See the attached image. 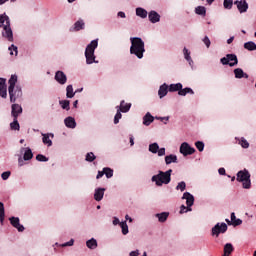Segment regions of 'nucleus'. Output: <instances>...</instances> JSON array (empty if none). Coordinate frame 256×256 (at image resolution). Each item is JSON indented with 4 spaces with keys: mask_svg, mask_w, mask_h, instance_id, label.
<instances>
[{
    "mask_svg": "<svg viewBox=\"0 0 256 256\" xmlns=\"http://www.w3.org/2000/svg\"><path fill=\"white\" fill-rule=\"evenodd\" d=\"M11 113L12 117H14V119H17V117H19V115L23 113V108L19 104H13Z\"/></svg>",
    "mask_w": 256,
    "mask_h": 256,
    "instance_id": "obj_15",
    "label": "nucleus"
},
{
    "mask_svg": "<svg viewBox=\"0 0 256 256\" xmlns=\"http://www.w3.org/2000/svg\"><path fill=\"white\" fill-rule=\"evenodd\" d=\"M120 227L122 229V235H128V233H129V226L127 225V221H122L120 223Z\"/></svg>",
    "mask_w": 256,
    "mask_h": 256,
    "instance_id": "obj_37",
    "label": "nucleus"
},
{
    "mask_svg": "<svg viewBox=\"0 0 256 256\" xmlns=\"http://www.w3.org/2000/svg\"><path fill=\"white\" fill-rule=\"evenodd\" d=\"M9 51H10V55H13V51L15 52V55H17V46H15V45H11L10 47H9Z\"/></svg>",
    "mask_w": 256,
    "mask_h": 256,
    "instance_id": "obj_53",
    "label": "nucleus"
},
{
    "mask_svg": "<svg viewBox=\"0 0 256 256\" xmlns=\"http://www.w3.org/2000/svg\"><path fill=\"white\" fill-rule=\"evenodd\" d=\"M149 151L150 153H157V151H159V144H157V142L150 144Z\"/></svg>",
    "mask_w": 256,
    "mask_h": 256,
    "instance_id": "obj_39",
    "label": "nucleus"
},
{
    "mask_svg": "<svg viewBox=\"0 0 256 256\" xmlns=\"http://www.w3.org/2000/svg\"><path fill=\"white\" fill-rule=\"evenodd\" d=\"M234 75H235L236 79H243V77L245 79H249V75H247L245 72H243V69H241V68H236L234 70Z\"/></svg>",
    "mask_w": 256,
    "mask_h": 256,
    "instance_id": "obj_22",
    "label": "nucleus"
},
{
    "mask_svg": "<svg viewBox=\"0 0 256 256\" xmlns=\"http://www.w3.org/2000/svg\"><path fill=\"white\" fill-rule=\"evenodd\" d=\"M36 161H40V162L45 163V162L49 161V158H46L45 155H43V154H38L36 156Z\"/></svg>",
    "mask_w": 256,
    "mask_h": 256,
    "instance_id": "obj_46",
    "label": "nucleus"
},
{
    "mask_svg": "<svg viewBox=\"0 0 256 256\" xmlns=\"http://www.w3.org/2000/svg\"><path fill=\"white\" fill-rule=\"evenodd\" d=\"M125 219H126V221H129V223H133V218L130 217L129 215H126Z\"/></svg>",
    "mask_w": 256,
    "mask_h": 256,
    "instance_id": "obj_59",
    "label": "nucleus"
},
{
    "mask_svg": "<svg viewBox=\"0 0 256 256\" xmlns=\"http://www.w3.org/2000/svg\"><path fill=\"white\" fill-rule=\"evenodd\" d=\"M118 17H121L122 19H125V12H118Z\"/></svg>",
    "mask_w": 256,
    "mask_h": 256,
    "instance_id": "obj_61",
    "label": "nucleus"
},
{
    "mask_svg": "<svg viewBox=\"0 0 256 256\" xmlns=\"http://www.w3.org/2000/svg\"><path fill=\"white\" fill-rule=\"evenodd\" d=\"M203 43H204V45H206L207 49H209V47H211V40L209 39L208 36L204 37Z\"/></svg>",
    "mask_w": 256,
    "mask_h": 256,
    "instance_id": "obj_51",
    "label": "nucleus"
},
{
    "mask_svg": "<svg viewBox=\"0 0 256 256\" xmlns=\"http://www.w3.org/2000/svg\"><path fill=\"white\" fill-rule=\"evenodd\" d=\"M230 253H233V244L227 243L224 246V256H229Z\"/></svg>",
    "mask_w": 256,
    "mask_h": 256,
    "instance_id": "obj_36",
    "label": "nucleus"
},
{
    "mask_svg": "<svg viewBox=\"0 0 256 256\" xmlns=\"http://www.w3.org/2000/svg\"><path fill=\"white\" fill-rule=\"evenodd\" d=\"M231 222L234 227H237V225H241L243 223L242 219H239L235 216L234 212L231 213Z\"/></svg>",
    "mask_w": 256,
    "mask_h": 256,
    "instance_id": "obj_27",
    "label": "nucleus"
},
{
    "mask_svg": "<svg viewBox=\"0 0 256 256\" xmlns=\"http://www.w3.org/2000/svg\"><path fill=\"white\" fill-rule=\"evenodd\" d=\"M20 151L24 153V161H31V159H33V151H31V148H21Z\"/></svg>",
    "mask_w": 256,
    "mask_h": 256,
    "instance_id": "obj_16",
    "label": "nucleus"
},
{
    "mask_svg": "<svg viewBox=\"0 0 256 256\" xmlns=\"http://www.w3.org/2000/svg\"><path fill=\"white\" fill-rule=\"evenodd\" d=\"M183 89V84L182 83H177V84H171L169 86V91L171 93L175 92V91H181Z\"/></svg>",
    "mask_w": 256,
    "mask_h": 256,
    "instance_id": "obj_28",
    "label": "nucleus"
},
{
    "mask_svg": "<svg viewBox=\"0 0 256 256\" xmlns=\"http://www.w3.org/2000/svg\"><path fill=\"white\" fill-rule=\"evenodd\" d=\"M129 109H131V104H125V101H122L120 103V107L118 110L121 111L122 113H127Z\"/></svg>",
    "mask_w": 256,
    "mask_h": 256,
    "instance_id": "obj_31",
    "label": "nucleus"
},
{
    "mask_svg": "<svg viewBox=\"0 0 256 256\" xmlns=\"http://www.w3.org/2000/svg\"><path fill=\"white\" fill-rule=\"evenodd\" d=\"M237 181L242 183L243 189H251V174L247 170H241L237 173Z\"/></svg>",
    "mask_w": 256,
    "mask_h": 256,
    "instance_id": "obj_6",
    "label": "nucleus"
},
{
    "mask_svg": "<svg viewBox=\"0 0 256 256\" xmlns=\"http://www.w3.org/2000/svg\"><path fill=\"white\" fill-rule=\"evenodd\" d=\"M66 97L68 99H73L75 97V92H73V85H68L66 88Z\"/></svg>",
    "mask_w": 256,
    "mask_h": 256,
    "instance_id": "obj_32",
    "label": "nucleus"
},
{
    "mask_svg": "<svg viewBox=\"0 0 256 256\" xmlns=\"http://www.w3.org/2000/svg\"><path fill=\"white\" fill-rule=\"evenodd\" d=\"M187 187V184L185 182H179L178 185L176 186L177 191H185Z\"/></svg>",
    "mask_w": 256,
    "mask_h": 256,
    "instance_id": "obj_44",
    "label": "nucleus"
},
{
    "mask_svg": "<svg viewBox=\"0 0 256 256\" xmlns=\"http://www.w3.org/2000/svg\"><path fill=\"white\" fill-rule=\"evenodd\" d=\"M99 42L98 40H92L91 43H89L85 50V57H86V63L87 65H92V63L95 62V48L98 47Z\"/></svg>",
    "mask_w": 256,
    "mask_h": 256,
    "instance_id": "obj_5",
    "label": "nucleus"
},
{
    "mask_svg": "<svg viewBox=\"0 0 256 256\" xmlns=\"http://www.w3.org/2000/svg\"><path fill=\"white\" fill-rule=\"evenodd\" d=\"M122 115H121V110H118L115 117H114V123L115 125H117V123H119V119H121Z\"/></svg>",
    "mask_w": 256,
    "mask_h": 256,
    "instance_id": "obj_50",
    "label": "nucleus"
},
{
    "mask_svg": "<svg viewBox=\"0 0 256 256\" xmlns=\"http://www.w3.org/2000/svg\"><path fill=\"white\" fill-rule=\"evenodd\" d=\"M165 163L166 165H171V163H177V155L170 154L165 157Z\"/></svg>",
    "mask_w": 256,
    "mask_h": 256,
    "instance_id": "obj_26",
    "label": "nucleus"
},
{
    "mask_svg": "<svg viewBox=\"0 0 256 256\" xmlns=\"http://www.w3.org/2000/svg\"><path fill=\"white\" fill-rule=\"evenodd\" d=\"M55 80L60 85H65L67 83V75L63 71H57L55 74Z\"/></svg>",
    "mask_w": 256,
    "mask_h": 256,
    "instance_id": "obj_12",
    "label": "nucleus"
},
{
    "mask_svg": "<svg viewBox=\"0 0 256 256\" xmlns=\"http://www.w3.org/2000/svg\"><path fill=\"white\" fill-rule=\"evenodd\" d=\"M60 105L62 109H66V111H69V100L60 101Z\"/></svg>",
    "mask_w": 256,
    "mask_h": 256,
    "instance_id": "obj_45",
    "label": "nucleus"
},
{
    "mask_svg": "<svg viewBox=\"0 0 256 256\" xmlns=\"http://www.w3.org/2000/svg\"><path fill=\"white\" fill-rule=\"evenodd\" d=\"M195 13L196 15H202L203 17H205V15H207V9L205 8V6H197L195 8Z\"/></svg>",
    "mask_w": 256,
    "mask_h": 256,
    "instance_id": "obj_29",
    "label": "nucleus"
},
{
    "mask_svg": "<svg viewBox=\"0 0 256 256\" xmlns=\"http://www.w3.org/2000/svg\"><path fill=\"white\" fill-rule=\"evenodd\" d=\"M244 49H247V51H256V44L253 41L246 42L244 44Z\"/></svg>",
    "mask_w": 256,
    "mask_h": 256,
    "instance_id": "obj_30",
    "label": "nucleus"
},
{
    "mask_svg": "<svg viewBox=\"0 0 256 256\" xmlns=\"http://www.w3.org/2000/svg\"><path fill=\"white\" fill-rule=\"evenodd\" d=\"M180 153L184 157H187V155H193V153H195V148L191 147V145H189V143L183 142L180 145Z\"/></svg>",
    "mask_w": 256,
    "mask_h": 256,
    "instance_id": "obj_10",
    "label": "nucleus"
},
{
    "mask_svg": "<svg viewBox=\"0 0 256 256\" xmlns=\"http://www.w3.org/2000/svg\"><path fill=\"white\" fill-rule=\"evenodd\" d=\"M235 37H230L228 40H227V43L228 45H231L232 41H234Z\"/></svg>",
    "mask_w": 256,
    "mask_h": 256,
    "instance_id": "obj_62",
    "label": "nucleus"
},
{
    "mask_svg": "<svg viewBox=\"0 0 256 256\" xmlns=\"http://www.w3.org/2000/svg\"><path fill=\"white\" fill-rule=\"evenodd\" d=\"M171 173L172 169H169L166 172L159 171L158 174L152 176L151 181L155 183L157 187H163V185H169L171 183Z\"/></svg>",
    "mask_w": 256,
    "mask_h": 256,
    "instance_id": "obj_4",
    "label": "nucleus"
},
{
    "mask_svg": "<svg viewBox=\"0 0 256 256\" xmlns=\"http://www.w3.org/2000/svg\"><path fill=\"white\" fill-rule=\"evenodd\" d=\"M196 148L198 149V151H203V149H205V143L201 142V141H197L195 143Z\"/></svg>",
    "mask_w": 256,
    "mask_h": 256,
    "instance_id": "obj_47",
    "label": "nucleus"
},
{
    "mask_svg": "<svg viewBox=\"0 0 256 256\" xmlns=\"http://www.w3.org/2000/svg\"><path fill=\"white\" fill-rule=\"evenodd\" d=\"M168 89H169V86H167V84H163L160 86L159 91H158V95H159L160 99H163V97H165L167 95Z\"/></svg>",
    "mask_w": 256,
    "mask_h": 256,
    "instance_id": "obj_25",
    "label": "nucleus"
},
{
    "mask_svg": "<svg viewBox=\"0 0 256 256\" xmlns=\"http://www.w3.org/2000/svg\"><path fill=\"white\" fill-rule=\"evenodd\" d=\"M227 231V225L225 223H217L212 228V236L213 237H219L221 233H225Z\"/></svg>",
    "mask_w": 256,
    "mask_h": 256,
    "instance_id": "obj_9",
    "label": "nucleus"
},
{
    "mask_svg": "<svg viewBox=\"0 0 256 256\" xmlns=\"http://www.w3.org/2000/svg\"><path fill=\"white\" fill-rule=\"evenodd\" d=\"M184 58L188 61L189 65H193V59H191V52L187 48L183 49Z\"/></svg>",
    "mask_w": 256,
    "mask_h": 256,
    "instance_id": "obj_33",
    "label": "nucleus"
},
{
    "mask_svg": "<svg viewBox=\"0 0 256 256\" xmlns=\"http://www.w3.org/2000/svg\"><path fill=\"white\" fill-rule=\"evenodd\" d=\"M129 256H139V250H135L129 253Z\"/></svg>",
    "mask_w": 256,
    "mask_h": 256,
    "instance_id": "obj_58",
    "label": "nucleus"
},
{
    "mask_svg": "<svg viewBox=\"0 0 256 256\" xmlns=\"http://www.w3.org/2000/svg\"><path fill=\"white\" fill-rule=\"evenodd\" d=\"M234 5H236L239 13H247V10L249 9V4L247 3V0H236L234 2Z\"/></svg>",
    "mask_w": 256,
    "mask_h": 256,
    "instance_id": "obj_11",
    "label": "nucleus"
},
{
    "mask_svg": "<svg viewBox=\"0 0 256 256\" xmlns=\"http://www.w3.org/2000/svg\"><path fill=\"white\" fill-rule=\"evenodd\" d=\"M10 127L12 131H19V121H17V118H14V121L10 123Z\"/></svg>",
    "mask_w": 256,
    "mask_h": 256,
    "instance_id": "obj_40",
    "label": "nucleus"
},
{
    "mask_svg": "<svg viewBox=\"0 0 256 256\" xmlns=\"http://www.w3.org/2000/svg\"><path fill=\"white\" fill-rule=\"evenodd\" d=\"M219 175H225V168H219Z\"/></svg>",
    "mask_w": 256,
    "mask_h": 256,
    "instance_id": "obj_60",
    "label": "nucleus"
},
{
    "mask_svg": "<svg viewBox=\"0 0 256 256\" xmlns=\"http://www.w3.org/2000/svg\"><path fill=\"white\" fill-rule=\"evenodd\" d=\"M155 121V118L151 115V113H146V115L143 117V125L146 127H149Z\"/></svg>",
    "mask_w": 256,
    "mask_h": 256,
    "instance_id": "obj_21",
    "label": "nucleus"
},
{
    "mask_svg": "<svg viewBox=\"0 0 256 256\" xmlns=\"http://www.w3.org/2000/svg\"><path fill=\"white\" fill-rule=\"evenodd\" d=\"M136 15L141 19H147V15H149V13L147 12V10H145V8L138 7L136 8Z\"/></svg>",
    "mask_w": 256,
    "mask_h": 256,
    "instance_id": "obj_24",
    "label": "nucleus"
},
{
    "mask_svg": "<svg viewBox=\"0 0 256 256\" xmlns=\"http://www.w3.org/2000/svg\"><path fill=\"white\" fill-rule=\"evenodd\" d=\"M104 175H106L107 179H111L113 177V170L111 168H104Z\"/></svg>",
    "mask_w": 256,
    "mask_h": 256,
    "instance_id": "obj_42",
    "label": "nucleus"
},
{
    "mask_svg": "<svg viewBox=\"0 0 256 256\" xmlns=\"http://www.w3.org/2000/svg\"><path fill=\"white\" fill-rule=\"evenodd\" d=\"M75 243L74 239H71L70 241L64 243L61 245V247H73V244Z\"/></svg>",
    "mask_w": 256,
    "mask_h": 256,
    "instance_id": "obj_52",
    "label": "nucleus"
},
{
    "mask_svg": "<svg viewBox=\"0 0 256 256\" xmlns=\"http://www.w3.org/2000/svg\"><path fill=\"white\" fill-rule=\"evenodd\" d=\"M239 145H241L243 149H249V142L245 138L240 139Z\"/></svg>",
    "mask_w": 256,
    "mask_h": 256,
    "instance_id": "obj_41",
    "label": "nucleus"
},
{
    "mask_svg": "<svg viewBox=\"0 0 256 256\" xmlns=\"http://www.w3.org/2000/svg\"><path fill=\"white\" fill-rule=\"evenodd\" d=\"M103 175H105L104 170L103 171H99L97 176H96V179H101V177H103Z\"/></svg>",
    "mask_w": 256,
    "mask_h": 256,
    "instance_id": "obj_57",
    "label": "nucleus"
},
{
    "mask_svg": "<svg viewBox=\"0 0 256 256\" xmlns=\"http://www.w3.org/2000/svg\"><path fill=\"white\" fill-rule=\"evenodd\" d=\"M3 215H5V206L0 202V217H3Z\"/></svg>",
    "mask_w": 256,
    "mask_h": 256,
    "instance_id": "obj_54",
    "label": "nucleus"
},
{
    "mask_svg": "<svg viewBox=\"0 0 256 256\" xmlns=\"http://www.w3.org/2000/svg\"><path fill=\"white\" fill-rule=\"evenodd\" d=\"M9 177H11V171H6L1 174V178L3 179V181H7Z\"/></svg>",
    "mask_w": 256,
    "mask_h": 256,
    "instance_id": "obj_49",
    "label": "nucleus"
},
{
    "mask_svg": "<svg viewBox=\"0 0 256 256\" xmlns=\"http://www.w3.org/2000/svg\"><path fill=\"white\" fill-rule=\"evenodd\" d=\"M0 27L2 28V37L7 41L13 42V30L11 29V20L6 14L0 15Z\"/></svg>",
    "mask_w": 256,
    "mask_h": 256,
    "instance_id": "obj_2",
    "label": "nucleus"
},
{
    "mask_svg": "<svg viewBox=\"0 0 256 256\" xmlns=\"http://www.w3.org/2000/svg\"><path fill=\"white\" fill-rule=\"evenodd\" d=\"M18 165H19L20 167H23V159H22V158H19V159H18Z\"/></svg>",
    "mask_w": 256,
    "mask_h": 256,
    "instance_id": "obj_63",
    "label": "nucleus"
},
{
    "mask_svg": "<svg viewBox=\"0 0 256 256\" xmlns=\"http://www.w3.org/2000/svg\"><path fill=\"white\" fill-rule=\"evenodd\" d=\"M42 141L44 143V145H47L48 147H51V145H53V141L50 140L49 137H51L53 139L54 135L51 133L48 134H43L42 133Z\"/></svg>",
    "mask_w": 256,
    "mask_h": 256,
    "instance_id": "obj_20",
    "label": "nucleus"
},
{
    "mask_svg": "<svg viewBox=\"0 0 256 256\" xmlns=\"http://www.w3.org/2000/svg\"><path fill=\"white\" fill-rule=\"evenodd\" d=\"M222 65H229L230 67H235L239 63L237 60V55L235 54H227L225 57L220 59Z\"/></svg>",
    "mask_w": 256,
    "mask_h": 256,
    "instance_id": "obj_8",
    "label": "nucleus"
},
{
    "mask_svg": "<svg viewBox=\"0 0 256 256\" xmlns=\"http://www.w3.org/2000/svg\"><path fill=\"white\" fill-rule=\"evenodd\" d=\"M10 223L17 229L18 231L22 232L25 231V227L19 223V218L17 217H11L10 218Z\"/></svg>",
    "mask_w": 256,
    "mask_h": 256,
    "instance_id": "obj_17",
    "label": "nucleus"
},
{
    "mask_svg": "<svg viewBox=\"0 0 256 256\" xmlns=\"http://www.w3.org/2000/svg\"><path fill=\"white\" fill-rule=\"evenodd\" d=\"M8 83H9L8 93L10 95V101L11 103H15L18 97H21V95H23L21 88L19 86L15 87V85L17 84V75H12Z\"/></svg>",
    "mask_w": 256,
    "mask_h": 256,
    "instance_id": "obj_3",
    "label": "nucleus"
},
{
    "mask_svg": "<svg viewBox=\"0 0 256 256\" xmlns=\"http://www.w3.org/2000/svg\"><path fill=\"white\" fill-rule=\"evenodd\" d=\"M85 28V22H83V20H78L75 24H74V31H81V29Z\"/></svg>",
    "mask_w": 256,
    "mask_h": 256,
    "instance_id": "obj_35",
    "label": "nucleus"
},
{
    "mask_svg": "<svg viewBox=\"0 0 256 256\" xmlns=\"http://www.w3.org/2000/svg\"><path fill=\"white\" fill-rule=\"evenodd\" d=\"M158 157H163L165 155V148H160L157 151Z\"/></svg>",
    "mask_w": 256,
    "mask_h": 256,
    "instance_id": "obj_55",
    "label": "nucleus"
},
{
    "mask_svg": "<svg viewBox=\"0 0 256 256\" xmlns=\"http://www.w3.org/2000/svg\"><path fill=\"white\" fill-rule=\"evenodd\" d=\"M182 199L186 200V205H182L180 207V214L183 215V213H187L188 211H192L191 207H193V204L195 203V197L192 196L191 193L185 192L182 196Z\"/></svg>",
    "mask_w": 256,
    "mask_h": 256,
    "instance_id": "obj_7",
    "label": "nucleus"
},
{
    "mask_svg": "<svg viewBox=\"0 0 256 256\" xmlns=\"http://www.w3.org/2000/svg\"><path fill=\"white\" fill-rule=\"evenodd\" d=\"M160 121H169V117H160L158 118Z\"/></svg>",
    "mask_w": 256,
    "mask_h": 256,
    "instance_id": "obj_64",
    "label": "nucleus"
},
{
    "mask_svg": "<svg viewBox=\"0 0 256 256\" xmlns=\"http://www.w3.org/2000/svg\"><path fill=\"white\" fill-rule=\"evenodd\" d=\"M7 80L0 78V97L2 99H7V85L5 84Z\"/></svg>",
    "mask_w": 256,
    "mask_h": 256,
    "instance_id": "obj_14",
    "label": "nucleus"
},
{
    "mask_svg": "<svg viewBox=\"0 0 256 256\" xmlns=\"http://www.w3.org/2000/svg\"><path fill=\"white\" fill-rule=\"evenodd\" d=\"M86 246L88 249H95L98 246L97 240L95 238H91L86 242Z\"/></svg>",
    "mask_w": 256,
    "mask_h": 256,
    "instance_id": "obj_34",
    "label": "nucleus"
},
{
    "mask_svg": "<svg viewBox=\"0 0 256 256\" xmlns=\"http://www.w3.org/2000/svg\"><path fill=\"white\" fill-rule=\"evenodd\" d=\"M64 123L69 129H75V127H77V122H75V118L73 117H67Z\"/></svg>",
    "mask_w": 256,
    "mask_h": 256,
    "instance_id": "obj_19",
    "label": "nucleus"
},
{
    "mask_svg": "<svg viewBox=\"0 0 256 256\" xmlns=\"http://www.w3.org/2000/svg\"><path fill=\"white\" fill-rule=\"evenodd\" d=\"M131 47L130 54L135 55L138 59H143L145 53V42L139 37L130 38Z\"/></svg>",
    "mask_w": 256,
    "mask_h": 256,
    "instance_id": "obj_1",
    "label": "nucleus"
},
{
    "mask_svg": "<svg viewBox=\"0 0 256 256\" xmlns=\"http://www.w3.org/2000/svg\"><path fill=\"white\" fill-rule=\"evenodd\" d=\"M112 223H113V225H121V221L119 220V218H117V217H114L113 218V221H112Z\"/></svg>",
    "mask_w": 256,
    "mask_h": 256,
    "instance_id": "obj_56",
    "label": "nucleus"
},
{
    "mask_svg": "<svg viewBox=\"0 0 256 256\" xmlns=\"http://www.w3.org/2000/svg\"><path fill=\"white\" fill-rule=\"evenodd\" d=\"M187 93H190V95H193L195 92H193V89L191 88H182L179 90L178 95H181L182 97H185Z\"/></svg>",
    "mask_w": 256,
    "mask_h": 256,
    "instance_id": "obj_38",
    "label": "nucleus"
},
{
    "mask_svg": "<svg viewBox=\"0 0 256 256\" xmlns=\"http://www.w3.org/2000/svg\"><path fill=\"white\" fill-rule=\"evenodd\" d=\"M148 19L150 23H159L161 21V15L157 11L152 10L148 13Z\"/></svg>",
    "mask_w": 256,
    "mask_h": 256,
    "instance_id": "obj_13",
    "label": "nucleus"
},
{
    "mask_svg": "<svg viewBox=\"0 0 256 256\" xmlns=\"http://www.w3.org/2000/svg\"><path fill=\"white\" fill-rule=\"evenodd\" d=\"M105 195V188H98L94 192L95 201H102Z\"/></svg>",
    "mask_w": 256,
    "mask_h": 256,
    "instance_id": "obj_18",
    "label": "nucleus"
},
{
    "mask_svg": "<svg viewBox=\"0 0 256 256\" xmlns=\"http://www.w3.org/2000/svg\"><path fill=\"white\" fill-rule=\"evenodd\" d=\"M224 9H231L233 7V0H224Z\"/></svg>",
    "mask_w": 256,
    "mask_h": 256,
    "instance_id": "obj_43",
    "label": "nucleus"
},
{
    "mask_svg": "<svg viewBox=\"0 0 256 256\" xmlns=\"http://www.w3.org/2000/svg\"><path fill=\"white\" fill-rule=\"evenodd\" d=\"M155 217L158 219L159 223H165V221L169 219V212L157 213Z\"/></svg>",
    "mask_w": 256,
    "mask_h": 256,
    "instance_id": "obj_23",
    "label": "nucleus"
},
{
    "mask_svg": "<svg viewBox=\"0 0 256 256\" xmlns=\"http://www.w3.org/2000/svg\"><path fill=\"white\" fill-rule=\"evenodd\" d=\"M96 157L95 154H93V152H90L86 155V161H89L90 163L95 161Z\"/></svg>",
    "mask_w": 256,
    "mask_h": 256,
    "instance_id": "obj_48",
    "label": "nucleus"
}]
</instances>
